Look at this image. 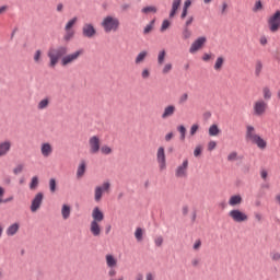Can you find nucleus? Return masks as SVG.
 Listing matches in <instances>:
<instances>
[{
  "mask_svg": "<svg viewBox=\"0 0 280 280\" xmlns=\"http://www.w3.org/2000/svg\"><path fill=\"white\" fill-rule=\"evenodd\" d=\"M183 8L186 9V10H189V8H191V0H186L184 2V7Z\"/></svg>",
  "mask_w": 280,
  "mask_h": 280,
  "instance_id": "0e129e2a",
  "label": "nucleus"
},
{
  "mask_svg": "<svg viewBox=\"0 0 280 280\" xmlns=\"http://www.w3.org/2000/svg\"><path fill=\"white\" fill-rule=\"evenodd\" d=\"M200 154H202V145L198 144L194 150V156H196V159H198V156H200Z\"/></svg>",
  "mask_w": 280,
  "mask_h": 280,
  "instance_id": "3c124183",
  "label": "nucleus"
},
{
  "mask_svg": "<svg viewBox=\"0 0 280 280\" xmlns=\"http://www.w3.org/2000/svg\"><path fill=\"white\" fill-rule=\"evenodd\" d=\"M135 237L137 242H143V229L137 228L135 232Z\"/></svg>",
  "mask_w": 280,
  "mask_h": 280,
  "instance_id": "c9c22d12",
  "label": "nucleus"
},
{
  "mask_svg": "<svg viewBox=\"0 0 280 280\" xmlns=\"http://www.w3.org/2000/svg\"><path fill=\"white\" fill-rule=\"evenodd\" d=\"M163 242H164V240H163V236H156L155 238H154V244H155V246L158 247V248H161V246H163Z\"/></svg>",
  "mask_w": 280,
  "mask_h": 280,
  "instance_id": "de8ad7c7",
  "label": "nucleus"
},
{
  "mask_svg": "<svg viewBox=\"0 0 280 280\" xmlns=\"http://www.w3.org/2000/svg\"><path fill=\"white\" fill-rule=\"evenodd\" d=\"M238 156H237V151H232L229 153L228 155V161L230 163H233V161H237Z\"/></svg>",
  "mask_w": 280,
  "mask_h": 280,
  "instance_id": "a18cd8bd",
  "label": "nucleus"
},
{
  "mask_svg": "<svg viewBox=\"0 0 280 280\" xmlns=\"http://www.w3.org/2000/svg\"><path fill=\"white\" fill-rule=\"evenodd\" d=\"M182 0H173L172 9L170 12V19H174L176 16V12H178V8H180Z\"/></svg>",
  "mask_w": 280,
  "mask_h": 280,
  "instance_id": "4be33fe9",
  "label": "nucleus"
},
{
  "mask_svg": "<svg viewBox=\"0 0 280 280\" xmlns=\"http://www.w3.org/2000/svg\"><path fill=\"white\" fill-rule=\"evenodd\" d=\"M172 139H174V132H168V133L165 136V141H172Z\"/></svg>",
  "mask_w": 280,
  "mask_h": 280,
  "instance_id": "338daca9",
  "label": "nucleus"
},
{
  "mask_svg": "<svg viewBox=\"0 0 280 280\" xmlns=\"http://www.w3.org/2000/svg\"><path fill=\"white\" fill-rule=\"evenodd\" d=\"M49 187H50L51 194L56 192V180L54 178L49 180Z\"/></svg>",
  "mask_w": 280,
  "mask_h": 280,
  "instance_id": "4d7b16f0",
  "label": "nucleus"
},
{
  "mask_svg": "<svg viewBox=\"0 0 280 280\" xmlns=\"http://www.w3.org/2000/svg\"><path fill=\"white\" fill-rule=\"evenodd\" d=\"M199 129H200V126L198 124H194L190 127V137H194L198 132Z\"/></svg>",
  "mask_w": 280,
  "mask_h": 280,
  "instance_id": "8fccbe9b",
  "label": "nucleus"
},
{
  "mask_svg": "<svg viewBox=\"0 0 280 280\" xmlns=\"http://www.w3.org/2000/svg\"><path fill=\"white\" fill-rule=\"evenodd\" d=\"M188 10H189V9L183 8V12H182V14H180V19H182V20H185V19L187 18V12H188Z\"/></svg>",
  "mask_w": 280,
  "mask_h": 280,
  "instance_id": "69168bd1",
  "label": "nucleus"
},
{
  "mask_svg": "<svg viewBox=\"0 0 280 280\" xmlns=\"http://www.w3.org/2000/svg\"><path fill=\"white\" fill-rule=\"evenodd\" d=\"M66 34L63 35V40L69 43L75 36V31L73 28L65 30Z\"/></svg>",
  "mask_w": 280,
  "mask_h": 280,
  "instance_id": "2f4dec72",
  "label": "nucleus"
},
{
  "mask_svg": "<svg viewBox=\"0 0 280 280\" xmlns=\"http://www.w3.org/2000/svg\"><path fill=\"white\" fill-rule=\"evenodd\" d=\"M21 172H23V165L21 164L13 170V174H21Z\"/></svg>",
  "mask_w": 280,
  "mask_h": 280,
  "instance_id": "680f3d73",
  "label": "nucleus"
},
{
  "mask_svg": "<svg viewBox=\"0 0 280 280\" xmlns=\"http://www.w3.org/2000/svg\"><path fill=\"white\" fill-rule=\"evenodd\" d=\"M228 215L232 222H235L236 224L248 222V214L241 209H232L229 211Z\"/></svg>",
  "mask_w": 280,
  "mask_h": 280,
  "instance_id": "39448f33",
  "label": "nucleus"
},
{
  "mask_svg": "<svg viewBox=\"0 0 280 280\" xmlns=\"http://www.w3.org/2000/svg\"><path fill=\"white\" fill-rule=\"evenodd\" d=\"M270 257L272 261H280V253L279 252H271Z\"/></svg>",
  "mask_w": 280,
  "mask_h": 280,
  "instance_id": "864d4df0",
  "label": "nucleus"
},
{
  "mask_svg": "<svg viewBox=\"0 0 280 280\" xmlns=\"http://www.w3.org/2000/svg\"><path fill=\"white\" fill-rule=\"evenodd\" d=\"M40 154L44 159H49V156L54 154V145L49 142H43L40 144Z\"/></svg>",
  "mask_w": 280,
  "mask_h": 280,
  "instance_id": "dca6fc26",
  "label": "nucleus"
},
{
  "mask_svg": "<svg viewBox=\"0 0 280 280\" xmlns=\"http://www.w3.org/2000/svg\"><path fill=\"white\" fill-rule=\"evenodd\" d=\"M262 97H264V102H268V100L272 97V92L270 91V88L262 89Z\"/></svg>",
  "mask_w": 280,
  "mask_h": 280,
  "instance_id": "72a5a7b5",
  "label": "nucleus"
},
{
  "mask_svg": "<svg viewBox=\"0 0 280 280\" xmlns=\"http://www.w3.org/2000/svg\"><path fill=\"white\" fill-rule=\"evenodd\" d=\"M268 110V102L264 98H259L253 104V113L255 117H264V114Z\"/></svg>",
  "mask_w": 280,
  "mask_h": 280,
  "instance_id": "0eeeda50",
  "label": "nucleus"
},
{
  "mask_svg": "<svg viewBox=\"0 0 280 280\" xmlns=\"http://www.w3.org/2000/svg\"><path fill=\"white\" fill-rule=\"evenodd\" d=\"M69 54V47L67 46H58L57 48H49L47 51V57L49 58L48 66L50 69H55L56 65L60 62V58H65Z\"/></svg>",
  "mask_w": 280,
  "mask_h": 280,
  "instance_id": "7ed1b4c3",
  "label": "nucleus"
},
{
  "mask_svg": "<svg viewBox=\"0 0 280 280\" xmlns=\"http://www.w3.org/2000/svg\"><path fill=\"white\" fill-rule=\"evenodd\" d=\"M155 279H156V275H154L152 272H147L145 273L144 280H155Z\"/></svg>",
  "mask_w": 280,
  "mask_h": 280,
  "instance_id": "bf43d9fd",
  "label": "nucleus"
},
{
  "mask_svg": "<svg viewBox=\"0 0 280 280\" xmlns=\"http://www.w3.org/2000/svg\"><path fill=\"white\" fill-rule=\"evenodd\" d=\"M75 23H78V18H72L67 22L65 30H73V25H75Z\"/></svg>",
  "mask_w": 280,
  "mask_h": 280,
  "instance_id": "a19ab883",
  "label": "nucleus"
},
{
  "mask_svg": "<svg viewBox=\"0 0 280 280\" xmlns=\"http://www.w3.org/2000/svg\"><path fill=\"white\" fill-rule=\"evenodd\" d=\"M110 191V184L108 182L103 183L101 186L94 188V200L95 202H102L104 194Z\"/></svg>",
  "mask_w": 280,
  "mask_h": 280,
  "instance_id": "6e6552de",
  "label": "nucleus"
},
{
  "mask_svg": "<svg viewBox=\"0 0 280 280\" xmlns=\"http://www.w3.org/2000/svg\"><path fill=\"white\" fill-rule=\"evenodd\" d=\"M102 222H104V212L100 207H95L92 210V221L90 222V233L93 237H100L102 235Z\"/></svg>",
  "mask_w": 280,
  "mask_h": 280,
  "instance_id": "f257e3e1",
  "label": "nucleus"
},
{
  "mask_svg": "<svg viewBox=\"0 0 280 280\" xmlns=\"http://www.w3.org/2000/svg\"><path fill=\"white\" fill-rule=\"evenodd\" d=\"M218 147V143L215 141H210L208 143V150L209 152H212V150H215V148Z\"/></svg>",
  "mask_w": 280,
  "mask_h": 280,
  "instance_id": "13d9d810",
  "label": "nucleus"
},
{
  "mask_svg": "<svg viewBox=\"0 0 280 280\" xmlns=\"http://www.w3.org/2000/svg\"><path fill=\"white\" fill-rule=\"evenodd\" d=\"M212 59H213V54H209V52H205L203 56L201 57V60H203V62H209Z\"/></svg>",
  "mask_w": 280,
  "mask_h": 280,
  "instance_id": "603ef678",
  "label": "nucleus"
},
{
  "mask_svg": "<svg viewBox=\"0 0 280 280\" xmlns=\"http://www.w3.org/2000/svg\"><path fill=\"white\" fill-rule=\"evenodd\" d=\"M156 161L160 172H165L167 170V158L165 155V148L160 147L156 151Z\"/></svg>",
  "mask_w": 280,
  "mask_h": 280,
  "instance_id": "1a4fd4ad",
  "label": "nucleus"
},
{
  "mask_svg": "<svg viewBox=\"0 0 280 280\" xmlns=\"http://www.w3.org/2000/svg\"><path fill=\"white\" fill-rule=\"evenodd\" d=\"M142 14H156L159 12V9L154 5L144 7L141 9Z\"/></svg>",
  "mask_w": 280,
  "mask_h": 280,
  "instance_id": "c756f323",
  "label": "nucleus"
},
{
  "mask_svg": "<svg viewBox=\"0 0 280 280\" xmlns=\"http://www.w3.org/2000/svg\"><path fill=\"white\" fill-rule=\"evenodd\" d=\"M221 130L220 127H218V125H211L209 127L208 133L210 137H218V135H220Z\"/></svg>",
  "mask_w": 280,
  "mask_h": 280,
  "instance_id": "c85d7f7f",
  "label": "nucleus"
},
{
  "mask_svg": "<svg viewBox=\"0 0 280 280\" xmlns=\"http://www.w3.org/2000/svg\"><path fill=\"white\" fill-rule=\"evenodd\" d=\"M10 150H12V141L4 140L0 142V156H7Z\"/></svg>",
  "mask_w": 280,
  "mask_h": 280,
  "instance_id": "f3484780",
  "label": "nucleus"
},
{
  "mask_svg": "<svg viewBox=\"0 0 280 280\" xmlns=\"http://www.w3.org/2000/svg\"><path fill=\"white\" fill-rule=\"evenodd\" d=\"M107 277H109V279H115V277H117V267H109Z\"/></svg>",
  "mask_w": 280,
  "mask_h": 280,
  "instance_id": "c03bdc74",
  "label": "nucleus"
},
{
  "mask_svg": "<svg viewBox=\"0 0 280 280\" xmlns=\"http://www.w3.org/2000/svg\"><path fill=\"white\" fill-rule=\"evenodd\" d=\"M142 80H149L150 79V69L144 68L141 72Z\"/></svg>",
  "mask_w": 280,
  "mask_h": 280,
  "instance_id": "09e8293b",
  "label": "nucleus"
},
{
  "mask_svg": "<svg viewBox=\"0 0 280 280\" xmlns=\"http://www.w3.org/2000/svg\"><path fill=\"white\" fill-rule=\"evenodd\" d=\"M261 10H264V4L261 3V0H258L253 7V12H261Z\"/></svg>",
  "mask_w": 280,
  "mask_h": 280,
  "instance_id": "79ce46f5",
  "label": "nucleus"
},
{
  "mask_svg": "<svg viewBox=\"0 0 280 280\" xmlns=\"http://www.w3.org/2000/svg\"><path fill=\"white\" fill-rule=\"evenodd\" d=\"M167 58V51L165 49H162L158 52V66L163 67L165 65V59Z\"/></svg>",
  "mask_w": 280,
  "mask_h": 280,
  "instance_id": "a878e982",
  "label": "nucleus"
},
{
  "mask_svg": "<svg viewBox=\"0 0 280 280\" xmlns=\"http://www.w3.org/2000/svg\"><path fill=\"white\" fill-rule=\"evenodd\" d=\"M177 130L180 133V141H185V137L187 135V128H185V126L180 125L177 127Z\"/></svg>",
  "mask_w": 280,
  "mask_h": 280,
  "instance_id": "ea45409f",
  "label": "nucleus"
},
{
  "mask_svg": "<svg viewBox=\"0 0 280 280\" xmlns=\"http://www.w3.org/2000/svg\"><path fill=\"white\" fill-rule=\"evenodd\" d=\"M187 100H189V94L184 93V94H182V95L179 96L178 102H179V104H185V102H187Z\"/></svg>",
  "mask_w": 280,
  "mask_h": 280,
  "instance_id": "5fc2aeb1",
  "label": "nucleus"
},
{
  "mask_svg": "<svg viewBox=\"0 0 280 280\" xmlns=\"http://www.w3.org/2000/svg\"><path fill=\"white\" fill-rule=\"evenodd\" d=\"M182 36H183L184 40L191 38V31L189 30L188 26L184 27V30L182 32Z\"/></svg>",
  "mask_w": 280,
  "mask_h": 280,
  "instance_id": "58836bf2",
  "label": "nucleus"
},
{
  "mask_svg": "<svg viewBox=\"0 0 280 280\" xmlns=\"http://www.w3.org/2000/svg\"><path fill=\"white\" fill-rule=\"evenodd\" d=\"M33 60H34L35 65H40V62H43V51L36 50L34 52Z\"/></svg>",
  "mask_w": 280,
  "mask_h": 280,
  "instance_id": "473e14b6",
  "label": "nucleus"
},
{
  "mask_svg": "<svg viewBox=\"0 0 280 280\" xmlns=\"http://www.w3.org/2000/svg\"><path fill=\"white\" fill-rule=\"evenodd\" d=\"M172 25V23L170 22V20H164L162 22L160 32H166V30H170V26Z\"/></svg>",
  "mask_w": 280,
  "mask_h": 280,
  "instance_id": "37998d69",
  "label": "nucleus"
},
{
  "mask_svg": "<svg viewBox=\"0 0 280 280\" xmlns=\"http://www.w3.org/2000/svg\"><path fill=\"white\" fill-rule=\"evenodd\" d=\"M49 104H51V100L49 97H45L37 104V110H45L49 108Z\"/></svg>",
  "mask_w": 280,
  "mask_h": 280,
  "instance_id": "b1692460",
  "label": "nucleus"
},
{
  "mask_svg": "<svg viewBox=\"0 0 280 280\" xmlns=\"http://www.w3.org/2000/svg\"><path fill=\"white\" fill-rule=\"evenodd\" d=\"M152 30H154V20L147 24L145 27L143 28L144 36H148V34H150Z\"/></svg>",
  "mask_w": 280,
  "mask_h": 280,
  "instance_id": "e433bc0d",
  "label": "nucleus"
},
{
  "mask_svg": "<svg viewBox=\"0 0 280 280\" xmlns=\"http://www.w3.org/2000/svg\"><path fill=\"white\" fill-rule=\"evenodd\" d=\"M189 172V160H183V163L175 168L176 178H187Z\"/></svg>",
  "mask_w": 280,
  "mask_h": 280,
  "instance_id": "9d476101",
  "label": "nucleus"
},
{
  "mask_svg": "<svg viewBox=\"0 0 280 280\" xmlns=\"http://www.w3.org/2000/svg\"><path fill=\"white\" fill-rule=\"evenodd\" d=\"M172 69H174V66L172 65V62H167L163 66L162 68V74L163 75H167V73L172 72Z\"/></svg>",
  "mask_w": 280,
  "mask_h": 280,
  "instance_id": "f704fd0d",
  "label": "nucleus"
},
{
  "mask_svg": "<svg viewBox=\"0 0 280 280\" xmlns=\"http://www.w3.org/2000/svg\"><path fill=\"white\" fill-rule=\"evenodd\" d=\"M121 23L114 15H106L101 22V27H103L105 34H110L112 32H119Z\"/></svg>",
  "mask_w": 280,
  "mask_h": 280,
  "instance_id": "20e7f679",
  "label": "nucleus"
},
{
  "mask_svg": "<svg viewBox=\"0 0 280 280\" xmlns=\"http://www.w3.org/2000/svg\"><path fill=\"white\" fill-rule=\"evenodd\" d=\"M268 25L270 32H279L280 30V10L276 11L269 19H268Z\"/></svg>",
  "mask_w": 280,
  "mask_h": 280,
  "instance_id": "9b49d317",
  "label": "nucleus"
},
{
  "mask_svg": "<svg viewBox=\"0 0 280 280\" xmlns=\"http://www.w3.org/2000/svg\"><path fill=\"white\" fill-rule=\"evenodd\" d=\"M242 202H244L242 195H233L229 198V201H228L230 207H240Z\"/></svg>",
  "mask_w": 280,
  "mask_h": 280,
  "instance_id": "6ab92c4d",
  "label": "nucleus"
},
{
  "mask_svg": "<svg viewBox=\"0 0 280 280\" xmlns=\"http://www.w3.org/2000/svg\"><path fill=\"white\" fill-rule=\"evenodd\" d=\"M174 113H176V106L175 105H168L164 108L162 113V119H167L172 116H174Z\"/></svg>",
  "mask_w": 280,
  "mask_h": 280,
  "instance_id": "aec40b11",
  "label": "nucleus"
},
{
  "mask_svg": "<svg viewBox=\"0 0 280 280\" xmlns=\"http://www.w3.org/2000/svg\"><path fill=\"white\" fill-rule=\"evenodd\" d=\"M135 280H143V273H137Z\"/></svg>",
  "mask_w": 280,
  "mask_h": 280,
  "instance_id": "774afa93",
  "label": "nucleus"
},
{
  "mask_svg": "<svg viewBox=\"0 0 280 280\" xmlns=\"http://www.w3.org/2000/svg\"><path fill=\"white\" fill-rule=\"evenodd\" d=\"M45 198V196L43 195V192H38L35 195L34 199L32 200L31 203V211L32 213H36V211H38L40 209V205H43V199Z\"/></svg>",
  "mask_w": 280,
  "mask_h": 280,
  "instance_id": "2eb2a0df",
  "label": "nucleus"
},
{
  "mask_svg": "<svg viewBox=\"0 0 280 280\" xmlns=\"http://www.w3.org/2000/svg\"><path fill=\"white\" fill-rule=\"evenodd\" d=\"M206 44H207V37H205V36L198 37V38L190 45L189 54H197V51H200V49H202Z\"/></svg>",
  "mask_w": 280,
  "mask_h": 280,
  "instance_id": "4468645a",
  "label": "nucleus"
},
{
  "mask_svg": "<svg viewBox=\"0 0 280 280\" xmlns=\"http://www.w3.org/2000/svg\"><path fill=\"white\" fill-rule=\"evenodd\" d=\"M264 69V63L261 61H256L255 65V75L259 77L261 75V70Z\"/></svg>",
  "mask_w": 280,
  "mask_h": 280,
  "instance_id": "4c0bfd02",
  "label": "nucleus"
},
{
  "mask_svg": "<svg viewBox=\"0 0 280 280\" xmlns=\"http://www.w3.org/2000/svg\"><path fill=\"white\" fill-rule=\"evenodd\" d=\"M100 151H101V154H104L105 156L113 154V148L108 144L102 145Z\"/></svg>",
  "mask_w": 280,
  "mask_h": 280,
  "instance_id": "7c9ffc66",
  "label": "nucleus"
},
{
  "mask_svg": "<svg viewBox=\"0 0 280 280\" xmlns=\"http://www.w3.org/2000/svg\"><path fill=\"white\" fill-rule=\"evenodd\" d=\"M201 246H202V241L197 240V241H195L192 248H194V250H200Z\"/></svg>",
  "mask_w": 280,
  "mask_h": 280,
  "instance_id": "6e6d98bb",
  "label": "nucleus"
},
{
  "mask_svg": "<svg viewBox=\"0 0 280 280\" xmlns=\"http://www.w3.org/2000/svg\"><path fill=\"white\" fill-rule=\"evenodd\" d=\"M259 43L262 45V47H266V45H268V38L266 36H261L259 38Z\"/></svg>",
  "mask_w": 280,
  "mask_h": 280,
  "instance_id": "052dcab7",
  "label": "nucleus"
},
{
  "mask_svg": "<svg viewBox=\"0 0 280 280\" xmlns=\"http://www.w3.org/2000/svg\"><path fill=\"white\" fill-rule=\"evenodd\" d=\"M245 139L248 141V143L257 145L259 150H266V148H268V142L261 138V136L257 135V130L253 127V125L246 126Z\"/></svg>",
  "mask_w": 280,
  "mask_h": 280,
  "instance_id": "f03ea898",
  "label": "nucleus"
},
{
  "mask_svg": "<svg viewBox=\"0 0 280 280\" xmlns=\"http://www.w3.org/2000/svg\"><path fill=\"white\" fill-rule=\"evenodd\" d=\"M86 174V162L81 161L77 168V178H82Z\"/></svg>",
  "mask_w": 280,
  "mask_h": 280,
  "instance_id": "5701e85b",
  "label": "nucleus"
},
{
  "mask_svg": "<svg viewBox=\"0 0 280 280\" xmlns=\"http://www.w3.org/2000/svg\"><path fill=\"white\" fill-rule=\"evenodd\" d=\"M21 229V223L15 222L8 226L5 234L8 237H13V235H16L19 233V230Z\"/></svg>",
  "mask_w": 280,
  "mask_h": 280,
  "instance_id": "a211bd4d",
  "label": "nucleus"
},
{
  "mask_svg": "<svg viewBox=\"0 0 280 280\" xmlns=\"http://www.w3.org/2000/svg\"><path fill=\"white\" fill-rule=\"evenodd\" d=\"M105 261L107 268H117V258L113 254H107L105 256Z\"/></svg>",
  "mask_w": 280,
  "mask_h": 280,
  "instance_id": "412c9836",
  "label": "nucleus"
},
{
  "mask_svg": "<svg viewBox=\"0 0 280 280\" xmlns=\"http://www.w3.org/2000/svg\"><path fill=\"white\" fill-rule=\"evenodd\" d=\"M84 55V49H79L72 54H69V55H65L62 58H61V66L62 67H69V65H73V62H77V60L80 59V56H83Z\"/></svg>",
  "mask_w": 280,
  "mask_h": 280,
  "instance_id": "423d86ee",
  "label": "nucleus"
},
{
  "mask_svg": "<svg viewBox=\"0 0 280 280\" xmlns=\"http://www.w3.org/2000/svg\"><path fill=\"white\" fill-rule=\"evenodd\" d=\"M222 67H224V57H218L214 62L213 69L214 71H222Z\"/></svg>",
  "mask_w": 280,
  "mask_h": 280,
  "instance_id": "cd10ccee",
  "label": "nucleus"
},
{
  "mask_svg": "<svg viewBox=\"0 0 280 280\" xmlns=\"http://www.w3.org/2000/svg\"><path fill=\"white\" fill-rule=\"evenodd\" d=\"M97 35V30L95 28V25L93 23H84L82 26V36L84 38H95Z\"/></svg>",
  "mask_w": 280,
  "mask_h": 280,
  "instance_id": "f8f14e48",
  "label": "nucleus"
},
{
  "mask_svg": "<svg viewBox=\"0 0 280 280\" xmlns=\"http://www.w3.org/2000/svg\"><path fill=\"white\" fill-rule=\"evenodd\" d=\"M191 23H194V16H192V15H190V16L186 20V22H185V27H189V25H191Z\"/></svg>",
  "mask_w": 280,
  "mask_h": 280,
  "instance_id": "e2e57ef3",
  "label": "nucleus"
},
{
  "mask_svg": "<svg viewBox=\"0 0 280 280\" xmlns=\"http://www.w3.org/2000/svg\"><path fill=\"white\" fill-rule=\"evenodd\" d=\"M89 145H90V154H97L102 148V141L100 140V137L92 136L89 139Z\"/></svg>",
  "mask_w": 280,
  "mask_h": 280,
  "instance_id": "ddd939ff",
  "label": "nucleus"
},
{
  "mask_svg": "<svg viewBox=\"0 0 280 280\" xmlns=\"http://www.w3.org/2000/svg\"><path fill=\"white\" fill-rule=\"evenodd\" d=\"M38 187V177L34 176L30 184V189H36Z\"/></svg>",
  "mask_w": 280,
  "mask_h": 280,
  "instance_id": "49530a36",
  "label": "nucleus"
},
{
  "mask_svg": "<svg viewBox=\"0 0 280 280\" xmlns=\"http://www.w3.org/2000/svg\"><path fill=\"white\" fill-rule=\"evenodd\" d=\"M147 58H148V51L147 50L140 51L135 59V65H142V62H145Z\"/></svg>",
  "mask_w": 280,
  "mask_h": 280,
  "instance_id": "393cba45",
  "label": "nucleus"
},
{
  "mask_svg": "<svg viewBox=\"0 0 280 280\" xmlns=\"http://www.w3.org/2000/svg\"><path fill=\"white\" fill-rule=\"evenodd\" d=\"M61 215L63 220H69V218H71V206L63 205L61 207Z\"/></svg>",
  "mask_w": 280,
  "mask_h": 280,
  "instance_id": "bb28decb",
  "label": "nucleus"
}]
</instances>
